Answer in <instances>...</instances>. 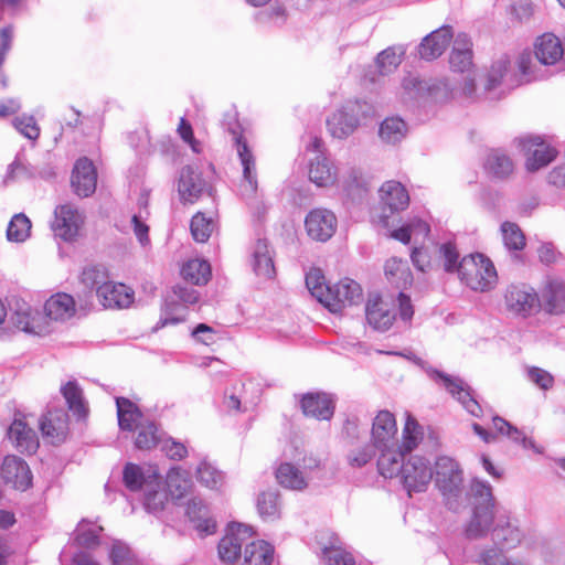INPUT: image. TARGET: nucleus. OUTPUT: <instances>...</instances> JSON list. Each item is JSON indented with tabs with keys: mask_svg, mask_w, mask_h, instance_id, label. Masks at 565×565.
Here are the masks:
<instances>
[{
	"mask_svg": "<svg viewBox=\"0 0 565 565\" xmlns=\"http://www.w3.org/2000/svg\"><path fill=\"white\" fill-rule=\"evenodd\" d=\"M401 479L409 495L426 491L433 479L429 461L418 456L411 457L404 465Z\"/></svg>",
	"mask_w": 565,
	"mask_h": 565,
	"instance_id": "13",
	"label": "nucleus"
},
{
	"mask_svg": "<svg viewBox=\"0 0 565 565\" xmlns=\"http://www.w3.org/2000/svg\"><path fill=\"white\" fill-rule=\"evenodd\" d=\"M486 170L497 178H507L514 170L512 159L502 150H491L484 163Z\"/></svg>",
	"mask_w": 565,
	"mask_h": 565,
	"instance_id": "40",
	"label": "nucleus"
},
{
	"mask_svg": "<svg viewBox=\"0 0 565 565\" xmlns=\"http://www.w3.org/2000/svg\"><path fill=\"white\" fill-rule=\"evenodd\" d=\"M544 309L551 315L565 313V282L558 278H551L542 290Z\"/></svg>",
	"mask_w": 565,
	"mask_h": 565,
	"instance_id": "33",
	"label": "nucleus"
},
{
	"mask_svg": "<svg viewBox=\"0 0 565 565\" xmlns=\"http://www.w3.org/2000/svg\"><path fill=\"white\" fill-rule=\"evenodd\" d=\"M137 428L138 435L135 444L138 449H150L157 445L159 437L153 423L140 424Z\"/></svg>",
	"mask_w": 565,
	"mask_h": 565,
	"instance_id": "60",
	"label": "nucleus"
},
{
	"mask_svg": "<svg viewBox=\"0 0 565 565\" xmlns=\"http://www.w3.org/2000/svg\"><path fill=\"white\" fill-rule=\"evenodd\" d=\"M534 57L523 52L518 58V67L526 82L544 77L541 66L558 67L563 64L564 47L561 40L553 33H544L536 38L533 45Z\"/></svg>",
	"mask_w": 565,
	"mask_h": 565,
	"instance_id": "3",
	"label": "nucleus"
},
{
	"mask_svg": "<svg viewBox=\"0 0 565 565\" xmlns=\"http://www.w3.org/2000/svg\"><path fill=\"white\" fill-rule=\"evenodd\" d=\"M407 98H427L435 103H447L456 97V90L447 77L418 79L407 77L403 81Z\"/></svg>",
	"mask_w": 565,
	"mask_h": 565,
	"instance_id": "6",
	"label": "nucleus"
},
{
	"mask_svg": "<svg viewBox=\"0 0 565 565\" xmlns=\"http://www.w3.org/2000/svg\"><path fill=\"white\" fill-rule=\"evenodd\" d=\"M454 34L451 28L444 25L425 36L418 46L422 58L431 61L439 57L449 45Z\"/></svg>",
	"mask_w": 565,
	"mask_h": 565,
	"instance_id": "25",
	"label": "nucleus"
},
{
	"mask_svg": "<svg viewBox=\"0 0 565 565\" xmlns=\"http://www.w3.org/2000/svg\"><path fill=\"white\" fill-rule=\"evenodd\" d=\"M108 274L104 267L90 266L83 270L81 275L82 284L89 289H96L108 281Z\"/></svg>",
	"mask_w": 565,
	"mask_h": 565,
	"instance_id": "57",
	"label": "nucleus"
},
{
	"mask_svg": "<svg viewBox=\"0 0 565 565\" xmlns=\"http://www.w3.org/2000/svg\"><path fill=\"white\" fill-rule=\"evenodd\" d=\"M470 490L475 498V508L466 527L467 537L480 539L491 531L492 543L497 546L508 551L519 547L524 541L525 533L515 516L497 509L491 486L473 479Z\"/></svg>",
	"mask_w": 565,
	"mask_h": 565,
	"instance_id": "1",
	"label": "nucleus"
},
{
	"mask_svg": "<svg viewBox=\"0 0 565 565\" xmlns=\"http://www.w3.org/2000/svg\"><path fill=\"white\" fill-rule=\"evenodd\" d=\"M423 436V429L417 420L412 415L407 414L403 429V443L398 447L404 451L409 452L418 446Z\"/></svg>",
	"mask_w": 565,
	"mask_h": 565,
	"instance_id": "48",
	"label": "nucleus"
},
{
	"mask_svg": "<svg viewBox=\"0 0 565 565\" xmlns=\"http://www.w3.org/2000/svg\"><path fill=\"white\" fill-rule=\"evenodd\" d=\"M337 217L327 209H315L308 213L305 220L307 234L315 241L327 242L337 230Z\"/></svg>",
	"mask_w": 565,
	"mask_h": 565,
	"instance_id": "16",
	"label": "nucleus"
},
{
	"mask_svg": "<svg viewBox=\"0 0 565 565\" xmlns=\"http://www.w3.org/2000/svg\"><path fill=\"white\" fill-rule=\"evenodd\" d=\"M168 502V493L163 489L160 477L153 472V479L146 482L143 489V507L149 513L161 512Z\"/></svg>",
	"mask_w": 565,
	"mask_h": 565,
	"instance_id": "35",
	"label": "nucleus"
},
{
	"mask_svg": "<svg viewBox=\"0 0 565 565\" xmlns=\"http://www.w3.org/2000/svg\"><path fill=\"white\" fill-rule=\"evenodd\" d=\"M198 480L210 489H216L223 482V476L207 462H201L196 469Z\"/></svg>",
	"mask_w": 565,
	"mask_h": 565,
	"instance_id": "59",
	"label": "nucleus"
},
{
	"mask_svg": "<svg viewBox=\"0 0 565 565\" xmlns=\"http://www.w3.org/2000/svg\"><path fill=\"white\" fill-rule=\"evenodd\" d=\"M181 275L184 280L193 285H204L210 279L211 267L210 264L203 259H190L182 266Z\"/></svg>",
	"mask_w": 565,
	"mask_h": 565,
	"instance_id": "41",
	"label": "nucleus"
},
{
	"mask_svg": "<svg viewBox=\"0 0 565 565\" xmlns=\"http://www.w3.org/2000/svg\"><path fill=\"white\" fill-rule=\"evenodd\" d=\"M362 300V289L360 285L349 278H345L333 286L326 287V296L322 305L333 313L341 312L349 306L356 305Z\"/></svg>",
	"mask_w": 565,
	"mask_h": 565,
	"instance_id": "10",
	"label": "nucleus"
},
{
	"mask_svg": "<svg viewBox=\"0 0 565 565\" xmlns=\"http://www.w3.org/2000/svg\"><path fill=\"white\" fill-rule=\"evenodd\" d=\"M257 510L264 520L273 521L280 515V502L277 491H266L257 499Z\"/></svg>",
	"mask_w": 565,
	"mask_h": 565,
	"instance_id": "46",
	"label": "nucleus"
},
{
	"mask_svg": "<svg viewBox=\"0 0 565 565\" xmlns=\"http://www.w3.org/2000/svg\"><path fill=\"white\" fill-rule=\"evenodd\" d=\"M206 189L207 184L196 169L188 166L181 170L178 181V193L182 203H195Z\"/></svg>",
	"mask_w": 565,
	"mask_h": 565,
	"instance_id": "17",
	"label": "nucleus"
},
{
	"mask_svg": "<svg viewBox=\"0 0 565 565\" xmlns=\"http://www.w3.org/2000/svg\"><path fill=\"white\" fill-rule=\"evenodd\" d=\"M365 316L369 324L380 331L390 329L395 320L391 305L376 294L370 295L365 306Z\"/></svg>",
	"mask_w": 565,
	"mask_h": 565,
	"instance_id": "21",
	"label": "nucleus"
},
{
	"mask_svg": "<svg viewBox=\"0 0 565 565\" xmlns=\"http://www.w3.org/2000/svg\"><path fill=\"white\" fill-rule=\"evenodd\" d=\"M504 550L495 544L484 545L478 550L475 563L477 565H504L507 564Z\"/></svg>",
	"mask_w": 565,
	"mask_h": 565,
	"instance_id": "50",
	"label": "nucleus"
},
{
	"mask_svg": "<svg viewBox=\"0 0 565 565\" xmlns=\"http://www.w3.org/2000/svg\"><path fill=\"white\" fill-rule=\"evenodd\" d=\"M8 438L20 452L33 454L39 447L36 433L22 419H14L8 429Z\"/></svg>",
	"mask_w": 565,
	"mask_h": 565,
	"instance_id": "31",
	"label": "nucleus"
},
{
	"mask_svg": "<svg viewBox=\"0 0 565 565\" xmlns=\"http://www.w3.org/2000/svg\"><path fill=\"white\" fill-rule=\"evenodd\" d=\"M503 303L510 315L521 318L532 316L541 307L535 289L524 284L510 285L504 291Z\"/></svg>",
	"mask_w": 565,
	"mask_h": 565,
	"instance_id": "7",
	"label": "nucleus"
},
{
	"mask_svg": "<svg viewBox=\"0 0 565 565\" xmlns=\"http://www.w3.org/2000/svg\"><path fill=\"white\" fill-rule=\"evenodd\" d=\"M14 128L25 138L36 140L40 136V127L33 116L22 115L13 119Z\"/></svg>",
	"mask_w": 565,
	"mask_h": 565,
	"instance_id": "63",
	"label": "nucleus"
},
{
	"mask_svg": "<svg viewBox=\"0 0 565 565\" xmlns=\"http://www.w3.org/2000/svg\"><path fill=\"white\" fill-rule=\"evenodd\" d=\"M312 465H306L305 470H300L298 467L290 462H284L276 469V479L278 483L290 490L302 491L308 486V469L319 466V461L311 459Z\"/></svg>",
	"mask_w": 565,
	"mask_h": 565,
	"instance_id": "23",
	"label": "nucleus"
},
{
	"mask_svg": "<svg viewBox=\"0 0 565 565\" xmlns=\"http://www.w3.org/2000/svg\"><path fill=\"white\" fill-rule=\"evenodd\" d=\"M153 472L154 471H151V473L146 476L139 466L127 463L124 469L125 486L131 491L145 489L146 482L153 479Z\"/></svg>",
	"mask_w": 565,
	"mask_h": 565,
	"instance_id": "52",
	"label": "nucleus"
},
{
	"mask_svg": "<svg viewBox=\"0 0 565 565\" xmlns=\"http://www.w3.org/2000/svg\"><path fill=\"white\" fill-rule=\"evenodd\" d=\"M274 561V547L265 541H254L246 544L244 562L246 565H271Z\"/></svg>",
	"mask_w": 565,
	"mask_h": 565,
	"instance_id": "38",
	"label": "nucleus"
},
{
	"mask_svg": "<svg viewBox=\"0 0 565 565\" xmlns=\"http://www.w3.org/2000/svg\"><path fill=\"white\" fill-rule=\"evenodd\" d=\"M1 477L6 483L18 490H26L31 486V471L24 460L17 456H7L2 462Z\"/></svg>",
	"mask_w": 565,
	"mask_h": 565,
	"instance_id": "20",
	"label": "nucleus"
},
{
	"mask_svg": "<svg viewBox=\"0 0 565 565\" xmlns=\"http://www.w3.org/2000/svg\"><path fill=\"white\" fill-rule=\"evenodd\" d=\"M84 224V215L72 204H62L54 210V220L51 230L55 237L65 242H73L79 234Z\"/></svg>",
	"mask_w": 565,
	"mask_h": 565,
	"instance_id": "11",
	"label": "nucleus"
},
{
	"mask_svg": "<svg viewBox=\"0 0 565 565\" xmlns=\"http://www.w3.org/2000/svg\"><path fill=\"white\" fill-rule=\"evenodd\" d=\"M246 536H250V529L244 524H231L226 534L218 543V555L222 561L232 563L242 553V544Z\"/></svg>",
	"mask_w": 565,
	"mask_h": 565,
	"instance_id": "18",
	"label": "nucleus"
},
{
	"mask_svg": "<svg viewBox=\"0 0 565 565\" xmlns=\"http://www.w3.org/2000/svg\"><path fill=\"white\" fill-rule=\"evenodd\" d=\"M472 43L469 36L460 33L454 41V46L449 56V64L454 72H472Z\"/></svg>",
	"mask_w": 565,
	"mask_h": 565,
	"instance_id": "28",
	"label": "nucleus"
},
{
	"mask_svg": "<svg viewBox=\"0 0 565 565\" xmlns=\"http://www.w3.org/2000/svg\"><path fill=\"white\" fill-rule=\"evenodd\" d=\"M443 268L447 273H457L460 280L476 291L492 289L498 280L497 270L489 258L481 254L465 256L459 259L457 247L451 242L443 243L437 248Z\"/></svg>",
	"mask_w": 565,
	"mask_h": 565,
	"instance_id": "2",
	"label": "nucleus"
},
{
	"mask_svg": "<svg viewBox=\"0 0 565 565\" xmlns=\"http://www.w3.org/2000/svg\"><path fill=\"white\" fill-rule=\"evenodd\" d=\"M435 486L449 510L458 511L466 507L467 493L463 470L451 457L440 456L435 462Z\"/></svg>",
	"mask_w": 565,
	"mask_h": 565,
	"instance_id": "4",
	"label": "nucleus"
},
{
	"mask_svg": "<svg viewBox=\"0 0 565 565\" xmlns=\"http://www.w3.org/2000/svg\"><path fill=\"white\" fill-rule=\"evenodd\" d=\"M440 245H435L433 250L425 247L415 248L411 255L414 266L420 271L430 270L439 266L443 267V259L439 258L437 252Z\"/></svg>",
	"mask_w": 565,
	"mask_h": 565,
	"instance_id": "44",
	"label": "nucleus"
},
{
	"mask_svg": "<svg viewBox=\"0 0 565 565\" xmlns=\"http://www.w3.org/2000/svg\"><path fill=\"white\" fill-rule=\"evenodd\" d=\"M308 175L318 186H331L337 181V168L323 153L317 154L309 162Z\"/></svg>",
	"mask_w": 565,
	"mask_h": 565,
	"instance_id": "32",
	"label": "nucleus"
},
{
	"mask_svg": "<svg viewBox=\"0 0 565 565\" xmlns=\"http://www.w3.org/2000/svg\"><path fill=\"white\" fill-rule=\"evenodd\" d=\"M40 429L52 444H60L68 434V416L64 409L47 412L40 422Z\"/></svg>",
	"mask_w": 565,
	"mask_h": 565,
	"instance_id": "26",
	"label": "nucleus"
},
{
	"mask_svg": "<svg viewBox=\"0 0 565 565\" xmlns=\"http://www.w3.org/2000/svg\"><path fill=\"white\" fill-rule=\"evenodd\" d=\"M503 242L507 248L521 250L525 246V237L521 228L511 222H504L501 225Z\"/></svg>",
	"mask_w": 565,
	"mask_h": 565,
	"instance_id": "55",
	"label": "nucleus"
},
{
	"mask_svg": "<svg viewBox=\"0 0 565 565\" xmlns=\"http://www.w3.org/2000/svg\"><path fill=\"white\" fill-rule=\"evenodd\" d=\"M306 285L310 294L317 298L319 302H322L326 296V287H329L326 285L322 271L318 268L311 269L306 275Z\"/></svg>",
	"mask_w": 565,
	"mask_h": 565,
	"instance_id": "61",
	"label": "nucleus"
},
{
	"mask_svg": "<svg viewBox=\"0 0 565 565\" xmlns=\"http://www.w3.org/2000/svg\"><path fill=\"white\" fill-rule=\"evenodd\" d=\"M134 296L131 288L110 280L97 290V298L105 308H127L132 303Z\"/></svg>",
	"mask_w": 565,
	"mask_h": 565,
	"instance_id": "24",
	"label": "nucleus"
},
{
	"mask_svg": "<svg viewBox=\"0 0 565 565\" xmlns=\"http://www.w3.org/2000/svg\"><path fill=\"white\" fill-rule=\"evenodd\" d=\"M397 425L394 415L388 411H380L372 424V443L375 448L397 445Z\"/></svg>",
	"mask_w": 565,
	"mask_h": 565,
	"instance_id": "19",
	"label": "nucleus"
},
{
	"mask_svg": "<svg viewBox=\"0 0 565 565\" xmlns=\"http://www.w3.org/2000/svg\"><path fill=\"white\" fill-rule=\"evenodd\" d=\"M238 128V125H235V127H230L228 130L233 136L237 154L243 167V182L241 184V192L244 196H252L256 193L257 190L255 159L247 143L243 141Z\"/></svg>",
	"mask_w": 565,
	"mask_h": 565,
	"instance_id": "15",
	"label": "nucleus"
},
{
	"mask_svg": "<svg viewBox=\"0 0 565 565\" xmlns=\"http://www.w3.org/2000/svg\"><path fill=\"white\" fill-rule=\"evenodd\" d=\"M109 557L113 565H137V561L130 548L120 541L113 543Z\"/></svg>",
	"mask_w": 565,
	"mask_h": 565,
	"instance_id": "62",
	"label": "nucleus"
},
{
	"mask_svg": "<svg viewBox=\"0 0 565 565\" xmlns=\"http://www.w3.org/2000/svg\"><path fill=\"white\" fill-rule=\"evenodd\" d=\"M492 422L493 427L498 434L507 436L516 444H521L525 449H536L535 444L532 439L526 438L521 430L512 426L502 417L495 416L493 417Z\"/></svg>",
	"mask_w": 565,
	"mask_h": 565,
	"instance_id": "47",
	"label": "nucleus"
},
{
	"mask_svg": "<svg viewBox=\"0 0 565 565\" xmlns=\"http://www.w3.org/2000/svg\"><path fill=\"white\" fill-rule=\"evenodd\" d=\"M116 406L118 424L122 430L131 431L140 425L141 413L131 401L125 397H117Z\"/></svg>",
	"mask_w": 565,
	"mask_h": 565,
	"instance_id": "39",
	"label": "nucleus"
},
{
	"mask_svg": "<svg viewBox=\"0 0 565 565\" xmlns=\"http://www.w3.org/2000/svg\"><path fill=\"white\" fill-rule=\"evenodd\" d=\"M524 374L529 382L542 391H548L554 386V376L546 370L539 366H525Z\"/></svg>",
	"mask_w": 565,
	"mask_h": 565,
	"instance_id": "56",
	"label": "nucleus"
},
{
	"mask_svg": "<svg viewBox=\"0 0 565 565\" xmlns=\"http://www.w3.org/2000/svg\"><path fill=\"white\" fill-rule=\"evenodd\" d=\"M61 391L68 408L78 417H85L87 414V407L78 384L74 381H70L62 386Z\"/></svg>",
	"mask_w": 565,
	"mask_h": 565,
	"instance_id": "43",
	"label": "nucleus"
},
{
	"mask_svg": "<svg viewBox=\"0 0 565 565\" xmlns=\"http://www.w3.org/2000/svg\"><path fill=\"white\" fill-rule=\"evenodd\" d=\"M10 321L18 330L26 333L44 335L50 332L46 317L22 299L14 300Z\"/></svg>",
	"mask_w": 565,
	"mask_h": 565,
	"instance_id": "8",
	"label": "nucleus"
},
{
	"mask_svg": "<svg viewBox=\"0 0 565 565\" xmlns=\"http://www.w3.org/2000/svg\"><path fill=\"white\" fill-rule=\"evenodd\" d=\"M252 266L257 276L265 279L274 277L275 266L266 241L256 242L252 254Z\"/></svg>",
	"mask_w": 565,
	"mask_h": 565,
	"instance_id": "36",
	"label": "nucleus"
},
{
	"mask_svg": "<svg viewBox=\"0 0 565 565\" xmlns=\"http://www.w3.org/2000/svg\"><path fill=\"white\" fill-rule=\"evenodd\" d=\"M31 232V221L22 213L15 214L10 221L7 237L11 242H24Z\"/></svg>",
	"mask_w": 565,
	"mask_h": 565,
	"instance_id": "51",
	"label": "nucleus"
},
{
	"mask_svg": "<svg viewBox=\"0 0 565 565\" xmlns=\"http://www.w3.org/2000/svg\"><path fill=\"white\" fill-rule=\"evenodd\" d=\"M407 126L398 117L386 118L380 126V137L387 143H396L405 138Z\"/></svg>",
	"mask_w": 565,
	"mask_h": 565,
	"instance_id": "45",
	"label": "nucleus"
},
{
	"mask_svg": "<svg viewBox=\"0 0 565 565\" xmlns=\"http://www.w3.org/2000/svg\"><path fill=\"white\" fill-rule=\"evenodd\" d=\"M102 531V526L92 525L86 521H82L76 527L75 541L82 547L95 548L99 545V533Z\"/></svg>",
	"mask_w": 565,
	"mask_h": 565,
	"instance_id": "49",
	"label": "nucleus"
},
{
	"mask_svg": "<svg viewBox=\"0 0 565 565\" xmlns=\"http://www.w3.org/2000/svg\"><path fill=\"white\" fill-rule=\"evenodd\" d=\"M191 234L199 243H204L211 236L214 230V221L206 217L204 213L198 212L191 220Z\"/></svg>",
	"mask_w": 565,
	"mask_h": 565,
	"instance_id": "53",
	"label": "nucleus"
},
{
	"mask_svg": "<svg viewBox=\"0 0 565 565\" xmlns=\"http://www.w3.org/2000/svg\"><path fill=\"white\" fill-rule=\"evenodd\" d=\"M72 186L79 196L87 198L96 190L97 173L95 167L87 158L76 161L72 173Z\"/></svg>",
	"mask_w": 565,
	"mask_h": 565,
	"instance_id": "22",
	"label": "nucleus"
},
{
	"mask_svg": "<svg viewBox=\"0 0 565 565\" xmlns=\"http://www.w3.org/2000/svg\"><path fill=\"white\" fill-rule=\"evenodd\" d=\"M385 276L396 288L405 289L413 282V275L406 260L392 257L385 264Z\"/></svg>",
	"mask_w": 565,
	"mask_h": 565,
	"instance_id": "37",
	"label": "nucleus"
},
{
	"mask_svg": "<svg viewBox=\"0 0 565 565\" xmlns=\"http://www.w3.org/2000/svg\"><path fill=\"white\" fill-rule=\"evenodd\" d=\"M380 451L377 468L380 473L385 478L401 476L404 468V456L406 451L401 449L398 445H390L388 447L376 448Z\"/></svg>",
	"mask_w": 565,
	"mask_h": 565,
	"instance_id": "29",
	"label": "nucleus"
},
{
	"mask_svg": "<svg viewBox=\"0 0 565 565\" xmlns=\"http://www.w3.org/2000/svg\"><path fill=\"white\" fill-rule=\"evenodd\" d=\"M518 148L526 156L525 167L534 172L552 162L556 150L544 143L540 137L525 136L515 140Z\"/></svg>",
	"mask_w": 565,
	"mask_h": 565,
	"instance_id": "12",
	"label": "nucleus"
},
{
	"mask_svg": "<svg viewBox=\"0 0 565 565\" xmlns=\"http://www.w3.org/2000/svg\"><path fill=\"white\" fill-rule=\"evenodd\" d=\"M190 473L179 467L171 468L167 475V487L173 498H183L192 488Z\"/></svg>",
	"mask_w": 565,
	"mask_h": 565,
	"instance_id": "42",
	"label": "nucleus"
},
{
	"mask_svg": "<svg viewBox=\"0 0 565 565\" xmlns=\"http://www.w3.org/2000/svg\"><path fill=\"white\" fill-rule=\"evenodd\" d=\"M379 192L382 212L377 215V221L383 225H387L391 214L403 211L408 206L409 195L402 183L393 180L386 181Z\"/></svg>",
	"mask_w": 565,
	"mask_h": 565,
	"instance_id": "14",
	"label": "nucleus"
},
{
	"mask_svg": "<svg viewBox=\"0 0 565 565\" xmlns=\"http://www.w3.org/2000/svg\"><path fill=\"white\" fill-rule=\"evenodd\" d=\"M301 408L306 416L329 420L334 413V402L326 393H308L301 399Z\"/></svg>",
	"mask_w": 565,
	"mask_h": 565,
	"instance_id": "27",
	"label": "nucleus"
},
{
	"mask_svg": "<svg viewBox=\"0 0 565 565\" xmlns=\"http://www.w3.org/2000/svg\"><path fill=\"white\" fill-rule=\"evenodd\" d=\"M323 555L329 565H354L352 554L340 546L331 545L326 547Z\"/></svg>",
	"mask_w": 565,
	"mask_h": 565,
	"instance_id": "64",
	"label": "nucleus"
},
{
	"mask_svg": "<svg viewBox=\"0 0 565 565\" xmlns=\"http://www.w3.org/2000/svg\"><path fill=\"white\" fill-rule=\"evenodd\" d=\"M404 50L402 47H388L382 51L376 58L381 74H390L397 68L402 62Z\"/></svg>",
	"mask_w": 565,
	"mask_h": 565,
	"instance_id": "54",
	"label": "nucleus"
},
{
	"mask_svg": "<svg viewBox=\"0 0 565 565\" xmlns=\"http://www.w3.org/2000/svg\"><path fill=\"white\" fill-rule=\"evenodd\" d=\"M76 312V305L73 297L65 292H57L51 296L44 305V317L47 321H65Z\"/></svg>",
	"mask_w": 565,
	"mask_h": 565,
	"instance_id": "30",
	"label": "nucleus"
},
{
	"mask_svg": "<svg viewBox=\"0 0 565 565\" xmlns=\"http://www.w3.org/2000/svg\"><path fill=\"white\" fill-rule=\"evenodd\" d=\"M427 374L436 383L444 386L469 414L475 417L481 416V406L471 395L470 387L461 379L446 374L435 369H428Z\"/></svg>",
	"mask_w": 565,
	"mask_h": 565,
	"instance_id": "9",
	"label": "nucleus"
},
{
	"mask_svg": "<svg viewBox=\"0 0 565 565\" xmlns=\"http://www.w3.org/2000/svg\"><path fill=\"white\" fill-rule=\"evenodd\" d=\"M509 66L510 62L505 57H501L493 62L487 74V82L484 86L486 90L491 92L501 85L503 77L509 71Z\"/></svg>",
	"mask_w": 565,
	"mask_h": 565,
	"instance_id": "58",
	"label": "nucleus"
},
{
	"mask_svg": "<svg viewBox=\"0 0 565 565\" xmlns=\"http://www.w3.org/2000/svg\"><path fill=\"white\" fill-rule=\"evenodd\" d=\"M185 513L195 530L201 536L213 534L216 530V522L209 516V510L202 500L194 498L186 504Z\"/></svg>",
	"mask_w": 565,
	"mask_h": 565,
	"instance_id": "34",
	"label": "nucleus"
},
{
	"mask_svg": "<svg viewBox=\"0 0 565 565\" xmlns=\"http://www.w3.org/2000/svg\"><path fill=\"white\" fill-rule=\"evenodd\" d=\"M374 106L364 100H348L333 111L327 119L330 135L337 139H345L360 126L361 121L373 117Z\"/></svg>",
	"mask_w": 565,
	"mask_h": 565,
	"instance_id": "5",
	"label": "nucleus"
}]
</instances>
